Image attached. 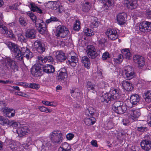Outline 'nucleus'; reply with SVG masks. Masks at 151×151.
I'll return each mask as SVG.
<instances>
[{
    "instance_id": "e433bc0d",
    "label": "nucleus",
    "mask_w": 151,
    "mask_h": 151,
    "mask_svg": "<svg viewBox=\"0 0 151 151\" xmlns=\"http://www.w3.org/2000/svg\"><path fill=\"white\" fill-rule=\"evenodd\" d=\"M30 5L31 6L30 9L33 12H36L40 14L42 13V10L40 8L35 5V4L31 3Z\"/></svg>"
},
{
    "instance_id": "dca6fc26",
    "label": "nucleus",
    "mask_w": 151,
    "mask_h": 151,
    "mask_svg": "<svg viewBox=\"0 0 151 151\" xmlns=\"http://www.w3.org/2000/svg\"><path fill=\"white\" fill-rule=\"evenodd\" d=\"M42 72L44 73L50 74L54 73L55 71L54 67L51 65L47 64L42 66Z\"/></svg>"
},
{
    "instance_id": "423d86ee",
    "label": "nucleus",
    "mask_w": 151,
    "mask_h": 151,
    "mask_svg": "<svg viewBox=\"0 0 151 151\" xmlns=\"http://www.w3.org/2000/svg\"><path fill=\"white\" fill-rule=\"evenodd\" d=\"M31 72L32 75L36 77L41 76L42 75V67L38 64H35L32 67Z\"/></svg>"
},
{
    "instance_id": "ea45409f",
    "label": "nucleus",
    "mask_w": 151,
    "mask_h": 151,
    "mask_svg": "<svg viewBox=\"0 0 151 151\" xmlns=\"http://www.w3.org/2000/svg\"><path fill=\"white\" fill-rule=\"evenodd\" d=\"M37 63L36 64H38L40 65L41 67L43 64L46 62V59L45 57H42L41 55L37 57Z\"/></svg>"
},
{
    "instance_id": "6e6552de",
    "label": "nucleus",
    "mask_w": 151,
    "mask_h": 151,
    "mask_svg": "<svg viewBox=\"0 0 151 151\" xmlns=\"http://www.w3.org/2000/svg\"><path fill=\"white\" fill-rule=\"evenodd\" d=\"M62 70L63 71H60L57 77V79L60 82L62 83L64 85H66L67 82L65 81L67 80L68 77L66 70L65 69H62Z\"/></svg>"
},
{
    "instance_id": "4468645a",
    "label": "nucleus",
    "mask_w": 151,
    "mask_h": 151,
    "mask_svg": "<svg viewBox=\"0 0 151 151\" xmlns=\"http://www.w3.org/2000/svg\"><path fill=\"white\" fill-rule=\"evenodd\" d=\"M126 77L129 80L133 78L135 76V73L133 69L131 66H129L124 70Z\"/></svg>"
},
{
    "instance_id": "a211bd4d",
    "label": "nucleus",
    "mask_w": 151,
    "mask_h": 151,
    "mask_svg": "<svg viewBox=\"0 0 151 151\" xmlns=\"http://www.w3.org/2000/svg\"><path fill=\"white\" fill-rule=\"evenodd\" d=\"M132 119L133 121L137 120V118L139 117L141 113L139 109H132L130 111Z\"/></svg>"
},
{
    "instance_id": "412c9836",
    "label": "nucleus",
    "mask_w": 151,
    "mask_h": 151,
    "mask_svg": "<svg viewBox=\"0 0 151 151\" xmlns=\"http://www.w3.org/2000/svg\"><path fill=\"white\" fill-rule=\"evenodd\" d=\"M56 54V59L60 62H63L67 58L65 53L61 50L57 52Z\"/></svg>"
},
{
    "instance_id": "6ab92c4d",
    "label": "nucleus",
    "mask_w": 151,
    "mask_h": 151,
    "mask_svg": "<svg viewBox=\"0 0 151 151\" xmlns=\"http://www.w3.org/2000/svg\"><path fill=\"white\" fill-rule=\"evenodd\" d=\"M122 86L125 90L129 91H132L134 88L132 84L126 81H123L122 83Z\"/></svg>"
},
{
    "instance_id": "09e8293b",
    "label": "nucleus",
    "mask_w": 151,
    "mask_h": 151,
    "mask_svg": "<svg viewBox=\"0 0 151 151\" xmlns=\"http://www.w3.org/2000/svg\"><path fill=\"white\" fill-rule=\"evenodd\" d=\"M38 109L42 112L47 113H50L52 111V110L49 109L44 106H39Z\"/></svg>"
},
{
    "instance_id": "6e6d98bb",
    "label": "nucleus",
    "mask_w": 151,
    "mask_h": 151,
    "mask_svg": "<svg viewBox=\"0 0 151 151\" xmlns=\"http://www.w3.org/2000/svg\"><path fill=\"white\" fill-rule=\"evenodd\" d=\"M58 21V19L55 17H51L50 19L46 21V23L48 24L52 22H57Z\"/></svg>"
},
{
    "instance_id": "49530a36",
    "label": "nucleus",
    "mask_w": 151,
    "mask_h": 151,
    "mask_svg": "<svg viewBox=\"0 0 151 151\" xmlns=\"http://www.w3.org/2000/svg\"><path fill=\"white\" fill-rule=\"evenodd\" d=\"M85 35L87 36H91L94 35V33L92 30L88 28H86L84 30Z\"/></svg>"
},
{
    "instance_id": "774afa93",
    "label": "nucleus",
    "mask_w": 151,
    "mask_h": 151,
    "mask_svg": "<svg viewBox=\"0 0 151 151\" xmlns=\"http://www.w3.org/2000/svg\"><path fill=\"white\" fill-rule=\"evenodd\" d=\"M74 137V134L71 133H69L67 134L66 137L68 140H72Z\"/></svg>"
},
{
    "instance_id": "0e129e2a",
    "label": "nucleus",
    "mask_w": 151,
    "mask_h": 151,
    "mask_svg": "<svg viewBox=\"0 0 151 151\" xmlns=\"http://www.w3.org/2000/svg\"><path fill=\"white\" fill-rule=\"evenodd\" d=\"M136 129L137 131L139 132H144L147 130V127L143 126L138 127H137Z\"/></svg>"
},
{
    "instance_id": "bf43d9fd",
    "label": "nucleus",
    "mask_w": 151,
    "mask_h": 151,
    "mask_svg": "<svg viewBox=\"0 0 151 151\" xmlns=\"http://www.w3.org/2000/svg\"><path fill=\"white\" fill-rule=\"evenodd\" d=\"M28 87L34 89H37L39 88V85L35 83H28Z\"/></svg>"
},
{
    "instance_id": "72a5a7b5",
    "label": "nucleus",
    "mask_w": 151,
    "mask_h": 151,
    "mask_svg": "<svg viewBox=\"0 0 151 151\" xmlns=\"http://www.w3.org/2000/svg\"><path fill=\"white\" fill-rule=\"evenodd\" d=\"M39 30V32L41 34H43L45 33V31L47 29V26L46 24L43 21L41 24L39 25V26L37 28Z\"/></svg>"
},
{
    "instance_id": "473e14b6",
    "label": "nucleus",
    "mask_w": 151,
    "mask_h": 151,
    "mask_svg": "<svg viewBox=\"0 0 151 151\" xmlns=\"http://www.w3.org/2000/svg\"><path fill=\"white\" fill-rule=\"evenodd\" d=\"M96 119L93 117L86 118L85 119L84 123L87 125H91L94 124L96 122Z\"/></svg>"
},
{
    "instance_id": "4be33fe9",
    "label": "nucleus",
    "mask_w": 151,
    "mask_h": 151,
    "mask_svg": "<svg viewBox=\"0 0 151 151\" xmlns=\"http://www.w3.org/2000/svg\"><path fill=\"white\" fill-rule=\"evenodd\" d=\"M139 96L137 94H132L130 97V101L132 105H137L139 101Z\"/></svg>"
},
{
    "instance_id": "4d7b16f0",
    "label": "nucleus",
    "mask_w": 151,
    "mask_h": 151,
    "mask_svg": "<svg viewBox=\"0 0 151 151\" xmlns=\"http://www.w3.org/2000/svg\"><path fill=\"white\" fill-rule=\"evenodd\" d=\"M8 29L4 25L0 27V33L3 34H5Z\"/></svg>"
},
{
    "instance_id": "39448f33",
    "label": "nucleus",
    "mask_w": 151,
    "mask_h": 151,
    "mask_svg": "<svg viewBox=\"0 0 151 151\" xmlns=\"http://www.w3.org/2000/svg\"><path fill=\"white\" fill-rule=\"evenodd\" d=\"M69 33L68 30L65 26L59 25L57 28L56 35L58 37L66 38Z\"/></svg>"
},
{
    "instance_id": "e2e57ef3",
    "label": "nucleus",
    "mask_w": 151,
    "mask_h": 151,
    "mask_svg": "<svg viewBox=\"0 0 151 151\" xmlns=\"http://www.w3.org/2000/svg\"><path fill=\"white\" fill-rule=\"evenodd\" d=\"M142 57L139 55H135L133 58V60L134 61L135 63H137L140 60V58L141 57Z\"/></svg>"
},
{
    "instance_id": "393cba45",
    "label": "nucleus",
    "mask_w": 151,
    "mask_h": 151,
    "mask_svg": "<svg viewBox=\"0 0 151 151\" xmlns=\"http://www.w3.org/2000/svg\"><path fill=\"white\" fill-rule=\"evenodd\" d=\"M36 31L33 29H28L26 32V36L27 38L31 39L35 38L36 37Z\"/></svg>"
},
{
    "instance_id": "338daca9",
    "label": "nucleus",
    "mask_w": 151,
    "mask_h": 151,
    "mask_svg": "<svg viewBox=\"0 0 151 151\" xmlns=\"http://www.w3.org/2000/svg\"><path fill=\"white\" fill-rule=\"evenodd\" d=\"M43 22V21L42 20L37 19L36 20V22H34V23H35L36 27L37 28L39 26V25L41 24V23H42Z\"/></svg>"
},
{
    "instance_id": "680f3d73",
    "label": "nucleus",
    "mask_w": 151,
    "mask_h": 151,
    "mask_svg": "<svg viewBox=\"0 0 151 151\" xmlns=\"http://www.w3.org/2000/svg\"><path fill=\"white\" fill-rule=\"evenodd\" d=\"M142 57L139 55H135L133 58V60L134 61L135 63H137L140 60V58L141 57Z\"/></svg>"
},
{
    "instance_id": "9d476101",
    "label": "nucleus",
    "mask_w": 151,
    "mask_h": 151,
    "mask_svg": "<svg viewBox=\"0 0 151 151\" xmlns=\"http://www.w3.org/2000/svg\"><path fill=\"white\" fill-rule=\"evenodd\" d=\"M37 142L38 143L37 146L41 147L42 149H46L45 148L47 147L49 148L52 147V146L50 142L45 138H41L39 140L37 141Z\"/></svg>"
},
{
    "instance_id": "7ed1b4c3",
    "label": "nucleus",
    "mask_w": 151,
    "mask_h": 151,
    "mask_svg": "<svg viewBox=\"0 0 151 151\" xmlns=\"http://www.w3.org/2000/svg\"><path fill=\"white\" fill-rule=\"evenodd\" d=\"M112 109L113 111L118 114H123L127 110L126 105L123 104V102L120 101H116L112 105Z\"/></svg>"
},
{
    "instance_id": "a18cd8bd",
    "label": "nucleus",
    "mask_w": 151,
    "mask_h": 151,
    "mask_svg": "<svg viewBox=\"0 0 151 151\" xmlns=\"http://www.w3.org/2000/svg\"><path fill=\"white\" fill-rule=\"evenodd\" d=\"M91 6L89 2L86 1L82 6V10L84 12H88L90 10Z\"/></svg>"
},
{
    "instance_id": "b1692460",
    "label": "nucleus",
    "mask_w": 151,
    "mask_h": 151,
    "mask_svg": "<svg viewBox=\"0 0 151 151\" xmlns=\"http://www.w3.org/2000/svg\"><path fill=\"white\" fill-rule=\"evenodd\" d=\"M121 52L123 54L124 58L126 59L130 60L132 58V54L129 49L125 48L122 49Z\"/></svg>"
},
{
    "instance_id": "4c0bfd02",
    "label": "nucleus",
    "mask_w": 151,
    "mask_h": 151,
    "mask_svg": "<svg viewBox=\"0 0 151 151\" xmlns=\"http://www.w3.org/2000/svg\"><path fill=\"white\" fill-rule=\"evenodd\" d=\"M3 61H5V65L8 68L9 67H10L15 62L13 60L9 57H7L4 59Z\"/></svg>"
},
{
    "instance_id": "0eeeda50",
    "label": "nucleus",
    "mask_w": 151,
    "mask_h": 151,
    "mask_svg": "<svg viewBox=\"0 0 151 151\" xmlns=\"http://www.w3.org/2000/svg\"><path fill=\"white\" fill-rule=\"evenodd\" d=\"M139 30L143 32H147L151 30V22L144 21L141 22L139 25Z\"/></svg>"
},
{
    "instance_id": "052dcab7",
    "label": "nucleus",
    "mask_w": 151,
    "mask_h": 151,
    "mask_svg": "<svg viewBox=\"0 0 151 151\" xmlns=\"http://www.w3.org/2000/svg\"><path fill=\"white\" fill-rule=\"evenodd\" d=\"M27 14L29 16L30 18L34 23L36 22V20L37 18L35 15L32 12L28 13Z\"/></svg>"
},
{
    "instance_id": "f03ea898",
    "label": "nucleus",
    "mask_w": 151,
    "mask_h": 151,
    "mask_svg": "<svg viewBox=\"0 0 151 151\" xmlns=\"http://www.w3.org/2000/svg\"><path fill=\"white\" fill-rule=\"evenodd\" d=\"M51 142L54 145L60 144L63 141V136L61 132L58 133L57 130L51 132L49 135Z\"/></svg>"
},
{
    "instance_id": "c9c22d12",
    "label": "nucleus",
    "mask_w": 151,
    "mask_h": 151,
    "mask_svg": "<svg viewBox=\"0 0 151 151\" xmlns=\"http://www.w3.org/2000/svg\"><path fill=\"white\" fill-rule=\"evenodd\" d=\"M99 23L97 18L94 17L92 19L90 25L92 28H96L98 27Z\"/></svg>"
},
{
    "instance_id": "3c124183",
    "label": "nucleus",
    "mask_w": 151,
    "mask_h": 151,
    "mask_svg": "<svg viewBox=\"0 0 151 151\" xmlns=\"http://www.w3.org/2000/svg\"><path fill=\"white\" fill-rule=\"evenodd\" d=\"M27 37L25 35H23L21 34L19 35H18V39L21 42H27Z\"/></svg>"
},
{
    "instance_id": "f8f14e48",
    "label": "nucleus",
    "mask_w": 151,
    "mask_h": 151,
    "mask_svg": "<svg viewBox=\"0 0 151 151\" xmlns=\"http://www.w3.org/2000/svg\"><path fill=\"white\" fill-rule=\"evenodd\" d=\"M2 111L4 115L8 118L12 117L15 115V111L13 109L5 107L2 109Z\"/></svg>"
},
{
    "instance_id": "2f4dec72",
    "label": "nucleus",
    "mask_w": 151,
    "mask_h": 151,
    "mask_svg": "<svg viewBox=\"0 0 151 151\" xmlns=\"http://www.w3.org/2000/svg\"><path fill=\"white\" fill-rule=\"evenodd\" d=\"M69 64L72 67H74L78 62V58L76 56H71L68 60Z\"/></svg>"
},
{
    "instance_id": "69168bd1",
    "label": "nucleus",
    "mask_w": 151,
    "mask_h": 151,
    "mask_svg": "<svg viewBox=\"0 0 151 151\" xmlns=\"http://www.w3.org/2000/svg\"><path fill=\"white\" fill-rule=\"evenodd\" d=\"M13 64L10 68L13 70L14 72L17 71L18 70V66L16 65L15 62Z\"/></svg>"
},
{
    "instance_id": "603ef678",
    "label": "nucleus",
    "mask_w": 151,
    "mask_h": 151,
    "mask_svg": "<svg viewBox=\"0 0 151 151\" xmlns=\"http://www.w3.org/2000/svg\"><path fill=\"white\" fill-rule=\"evenodd\" d=\"M19 24L22 25V26H25L27 25V22L25 19L21 16L19 18Z\"/></svg>"
},
{
    "instance_id": "bb28decb",
    "label": "nucleus",
    "mask_w": 151,
    "mask_h": 151,
    "mask_svg": "<svg viewBox=\"0 0 151 151\" xmlns=\"http://www.w3.org/2000/svg\"><path fill=\"white\" fill-rule=\"evenodd\" d=\"M128 2L126 3L127 7L130 9L135 8L137 6V1L135 0H126Z\"/></svg>"
},
{
    "instance_id": "79ce46f5",
    "label": "nucleus",
    "mask_w": 151,
    "mask_h": 151,
    "mask_svg": "<svg viewBox=\"0 0 151 151\" xmlns=\"http://www.w3.org/2000/svg\"><path fill=\"white\" fill-rule=\"evenodd\" d=\"M6 35L8 38H10L14 40H16V37L15 35L13 33L12 30H7V32L5 34Z\"/></svg>"
},
{
    "instance_id": "20e7f679",
    "label": "nucleus",
    "mask_w": 151,
    "mask_h": 151,
    "mask_svg": "<svg viewBox=\"0 0 151 151\" xmlns=\"http://www.w3.org/2000/svg\"><path fill=\"white\" fill-rule=\"evenodd\" d=\"M87 49V53L90 58L98 59L99 58L100 52L97 51L95 46L92 45H88Z\"/></svg>"
},
{
    "instance_id": "c85d7f7f",
    "label": "nucleus",
    "mask_w": 151,
    "mask_h": 151,
    "mask_svg": "<svg viewBox=\"0 0 151 151\" xmlns=\"http://www.w3.org/2000/svg\"><path fill=\"white\" fill-rule=\"evenodd\" d=\"M82 63L84 64V66L88 69L90 68L91 63L89 58L87 56H84L82 58Z\"/></svg>"
},
{
    "instance_id": "5fc2aeb1",
    "label": "nucleus",
    "mask_w": 151,
    "mask_h": 151,
    "mask_svg": "<svg viewBox=\"0 0 151 151\" xmlns=\"http://www.w3.org/2000/svg\"><path fill=\"white\" fill-rule=\"evenodd\" d=\"M8 121V119L3 116H0V124L4 125H6Z\"/></svg>"
},
{
    "instance_id": "7c9ffc66",
    "label": "nucleus",
    "mask_w": 151,
    "mask_h": 151,
    "mask_svg": "<svg viewBox=\"0 0 151 151\" xmlns=\"http://www.w3.org/2000/svg\"><path fill=\"white\" fill-rule=\"evenodd\" d=\"M70 93L71 96L74 98H77L80 96L81 93L79 90L75 88H73L70 90Z\"/></svg>"
},
{
    "instance_id": "a878e982",
    "label": "nucleus",
    "mask_w": 151,
    "mask_h": 151,
    "mask_svg": "<svg viewBox=\"0 0 151 151\" xmlns=\"http://www.w3.org/2000/svg\"><path fill=\"white\" fill-rule=\"evenodd\" d=\"M126 14L124 13L119 14L117 16V21L120 25H123L125 23V16Z\"/></svg>"
},
{
    "instance_id": "13d9d810",
    "label": "nucleus",
    "mask_w": 151,
    "mask_h": 151,
    "mask_svg": "<svg viewBox=\"0 0 151 151\" xmlns=\"http://www.w3.org/2000/svg\"><path fill=\"white\" fill-rule=\"evenodd\" d=\"M140 60L137 62V63L138 65V66L140 67H142L145 65V61L144 58L143 57H141L140 59Z\"/></svg>"
},
{
    "instance_id": "1a4fd4ad",
    "label": "nucleus",
    "mask_w": 151,
    "mask_h": 151,
    "mask_svg": "<svg viewBox=\"0 0 151 151\" xmlns=\"http://www.w3.org/2000/svg\"><path fill=\"white\" fill-rule=\"evenodd\" d=\"M108 37L111 40H114L118 37V35L116 30L115 29L109 28L105 32Z\"/></svg>"
},
{
    "instance_id": "f704fd0d",
    "label": "nucleus",
    "mask_w": 151,
    "mask_h": 151,
    "mask_svg": "<svg viewBox=\"0 0 151 151\" xmlns=\"http://www.w3.org/2000/svg\"><path fill=\"white\" fill-rule=\"evenodd\" d=\"M96 112V110L92 107H89L85 111L86 114L87 116L93 117Z\"/></svg>"
},
{
    "instance_id": "58836bf2",
    "label": "nucleus",
    "mask_w": 151,
    "mask_h": 151,
    "mask_svg": "<svg viewBox=\"0 0 151 151\" xmlns=\"http://www.w3.org/2000/svg\"><path fill=\"white\" fill-rule=\"evenodd\" d=\"M124 59V56L121 54H119L118 55L117 58H113V61L116 64H120L122 62Z\"/></svg>"
},
{
    "instance_id": "864d4df0",
    "label": "nucleus",
    "mask_w": 151,
    "mask_h": 151,
    "mask_svg": "<svg viewBox=\"0 0 151 151\" xmlns=\"http://www.w3.org/2000/svg\"><path fill=\"white\" fill-rule=\"evenodd\" d=\"M110 58V55L108 52L106 51L103 54L102 59L103 61L105 60Z\"/></svg>"
},
{
    "instance_id": "37998d69",
    "label": "nucleus",
    "mask_w": 151,
    "mask_h": 151,
    "mask_svg": "<svg viewBox=\"0 0 151 151\" xmlns=\"http://www.w3.org/2000/svg\"><path fill=\"white\" fill-rule=\"evenodd\" d=\"M98 86L101 88H106L109 87L108 83L104 81L100 82L98 84Z\"/></svg>"
},
{
    "instance_id": "cd10ccee",
    "label": "nucleus",
    "mask_w": 151,
    "mask_h": 151,
    "mask_svg": "<svg viewBox=\"0 0 151 151\" xmlns=\"http://www.w3.org/2000/svg\"><path fill=\"white\" fill-rule=\"evenodd\" d=\"M99 1L104 4V7L107 10H109L111 7L114 4L113 2L110 0H99Z\"/></svg>"
},
{
    "instance_id": "ddd939ff",
    "label": "nucleus",
    "mask_w": 151,
    "mask_h": 151,
    "mask_svg": "<svg viewBox=\"0 0 151 151\" xmlns=\"http://www.w3.org/2000/svg\"><path fill=\"white\" fill-rule=\"evenodd\" d=\"M60 6V3L59 1H50L46 3L45 5L46 8L52 10L57 9Z\"/></svg>"
},
{
    "instance_id": "aec40b11",
    "label": "nucleus",
    "mask_w": 151,
    "mask_h": 151,
    "mask_svg": "<svg viewBox=\"0 0 151 151\" xmlns=\"http://www.w3.org/2000/svg\"><path fill=\"white\" fill-rule=\"evenodd\" d=\"M101 101L104 104L110 103L111 101L113 100L109 93H106L102 96L101 98Z\"/></svg>"
},
{
    "instance_id": "f3484780",
    "label": "nucleus",
    "mask_w": 151,
    "mask_h": 151,
    "mask_svg": "<svg viewBox=\"0 0 151 151\" xmlns=\"http://www.w3.org/2000/svg\"><path fill=\"white\" fill-rule=\"evenodd\" d=\"M140 145L143 150H150L151 149V141L148 139H145L141 142Z\"/></svg>"
},
{
    "instance_id": "c03bdc74",
    "label": "nucleus",
    "mask_w": 151,
    "mask_h": 151,
    "mask_svg": "<svg viewBox=\"0 0 151 151\" xmlns=\"http://www.w3.org/2000/svg\"><path fill=\"white\" fill-rule=\"evenodd\" d=\"M106 39L103 37L100 38L98 41L99 46L101 47L102 49L104 48L105 46V43L106 42Z\"/></svg>"
},
{
    "instance_id": "5701e85b",
    "label": "nucleus",
    "mask_w": 151,
    "mask_h": 151,
    "mask_svg": "<svg viewBox=\"0 0 151 151\" xmlns=\"http://www.w3.org/2000/svg\"><path fill=\"white\" fill-rule=\"evenodd\" d=\"M71 148L69 144L64 142L61 145L59 148V151H71Z\"/></svg>"
},
{
    "instance_id": "f257e3e1",
    "label": "nucleus",
    "mask_w": 151,
    "mask_h": 151,
    "mask_svg": "<svg viewBox=\"0 0 151 151\" xmlns=\"http://www.w3.org/2000/svg\"><path fill=\"white\" fill-rule=\"evenodd\" d=\"M7 45L11 51L15 55L16 58L19 60H22L23 57L28 59L30 55H32V52L27 47H23L20 49L18 45L11 42H8Z\"/></svg>"
},
{
    "instance_id": "8fccbe9b",
    "label": "nucleus",
    "mask_w": 151,
    "mask_h": 151,
    "mask_svg": "<svg viewBox=\"0 0 151 151\" xmlns=\"http://www.w3.org/2000/svg\"><path fill=\"white\" fill-rule=\"evenodd\" d=\"M80 22L78 20H76V23L74 24L73 27L74 30L76 31H78L80 28Z\"/></svg>"
},
{
    "instance_id": "2eb2a0df",
    "label": "nucleus",
    "mask_w": 151,
    "mask_h": 151,
    "mask_svg": "<svg viewBox=\"0 0 151 151\" xmlns=\"http://www.w3.org/2000/svg\"><path fill=\"white\" fill-rule=\"evenodd\" d=\"M34 46L38 52L41 54L43 53L45 50V46L42 45L41 41L36 40L34 43Z\"/></svg>"
},
{
    "instance_id": "a19ab883",
    "label": "nucleus",
    "mask_w": 151,
    "mask_h": 151,
    "mask_svg": "<svg viewBox=\"0 0 151 151\" xmlns=\"http://www.w3.org/2000/svg\"><path fill=\"white\" fill-rule=\"evenodd\" d=\"M144 94L146 101L148 103L151 102V91H147Z\"/></svg>"
},
{
    "instance_id": "c756f323",
    "label": "nucleus",
    "mask_w": 151,
    "mask_h": 151,
    "mask_svg": "<svg viewBox=\"0 0 151 151\" xmlns=\"http://www.w3.org/2000/svg\"><path fill=\"white\" fill-rule=\"evenodd\" d=\"M30 132L29 129L26 126L21 127L19 130V133L20 136H23L29 134Z\"/></svg>"
},
{
    "instance_id": "9b49d317",
    "label": "nucleus",
    "mask_w": 151,
    "mask_h": 151,
    "mask_svg": "<svg viewBox=\"0 0 151 151\" xmlns=\"http://www.w3.org/2000/svg\"><path fill=\"white\" fill-rule=\"evenodd\" d=\"M113 100H117L120 98L121 92L118 88H112L109 93Z\"/></svg>"
},
{
    "instance_id": "de8ad7c7",
    "label": "nucleus",
    "mask_w": 151,
    "mask_h": 151,
    "mask_svg": "<svg viewBox=\"0 0 151 151\" xmlns=\"http://www.w3.org/2000/svg\"><path fill=\"white\" fill-rule=\"evenodd\" d=\"M95 85L93 84L91 82L88 81L87 83L86 88L89 91H95Z\"/></svg>"
}]
</instances>
